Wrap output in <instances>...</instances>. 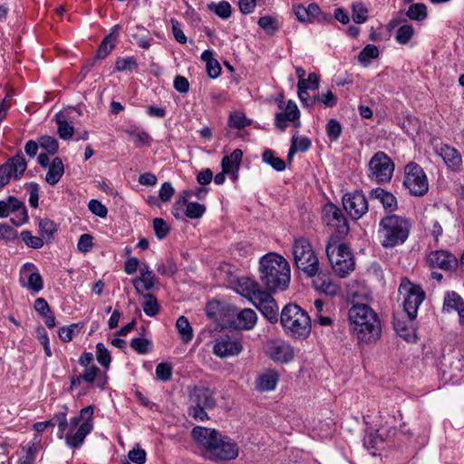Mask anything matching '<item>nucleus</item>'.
<instances>
[{"instance_id":"1","label":"nucleus","mask_w":464,"mask_h":464,"mask_svg":"<svg viewBox=\"0 0 464 464\" xmlns=\"http://www.w3.org/2000/svg\"><path fill=\"white\" fill-rule=\"evenodd\" d=\"M259 277L266 290H285L288 287L291 278L289 263L277 253L266 254L259 261Z\"/></svg>"},{"instance_id":"2","label":"nucleus","mask_w":464,"mask_h":464,"mask_svg":"<svg viewBox=\"0 0 464 464\" xmlns=\"http://www.w3.org/2000/svg\"><path fill=\"white\" fill-rule=\"evenodd\" d=\"M348 320L353 334L360 342L371 343L381 334V323L377 314L365 304H353Z\"/></svg>"},{"instance_id":"3","label":"nucleus","mask_w":464,"mask_h":464,"mask_svg":"<svg viewBox=\"0 0 464 464\" xmlns=\"http://www.w3.org/2000/svg\"><path fill=\"white\" fill-rule=\"evenodd\" d=\"M280 323L285 333L296 339H305L311 333L310 316L295 304H288L283 308Z\"/></svg>"},{"instance_id":"4","label":"nucleus","mask_w":464,"mask_h":464,"mask_svg":"<svg viewBox=\"0 0 464 464\" xmlns=\"http://www.w3.org/2000/svg\"><path fill=\"white\" fill-rule=\"evenodd\" d=\"M410 224L401 217L387 216L381 219L378 236L383 247H394L402 244L409 237Z\"/></svg>"},{"instance_id":"5","label":"nucleus","mask_w":464,"mask_h":464,"mask_svg":"<svg viewBox=\"0 0 464 464\" xmlns=\"http://www.w3.org/2000/svg\"><path fill=\"white\" fill-rule=\"evenodd\" d=\"M339 240L338 237H330L325 251L334 273L339 277H345L354 270L355 262L350 247Z\"/></svg>"},{"instance_id":"6","label":"nucleus","mask_w":464,"mask_h":464,"mask_svg":"<svg viewBox=\"0 0 464 464\" xmlns=\"http://www.w3.org/2000/svg\"><path fill=\"white\" fill-rule=\"evenodd\" d=\"M292 253L295 266L307 277H314L320 267L318 256L310 243L304 237H295L292 245Z\"/></svg>"},{"instance_id":"7","label":"nucleus","mask_w":464,"mask_h":464,"mask_svg":"<svg viewBox=\"0 0 464 464\" xmlns=\"http://www.w3.org/2000/svg\"><path fill=\"white\" fill-rule=\"evenodd\" d=\"M398 292L403 298L402 304L405 313L409 319L413 321L417 317L420 305L426 297L424 290L408 278H402Z\"/></svg>"},{"instance_id":"8","label":"nucleus","mask_w":464,"mask_h":464,"mask_svg":"<svg viewBox=\"0 0 464 464\" xmlns=\"http://www.w3.org/2000/svg\"><path fill=\"white\" fill-rule=\"evenodd\" d=\"M394 168L392 160L385 152L377 151L368 163V177L378 184L388 183L392 178Z\"/></svg>"},{"instance_id":"9","label":"nucleus","mask_w":464,"mask_h":464,"mask_svg":"<svg viewBox=\"0 0 464 464\" xmlns=\"http://www.w3.org/2000/svg\"><path fill=\"white\" fill-rule=\"evenodd\" d=\"M404 187L410 194L421 197L429 190V182L422 168L415 162H411L404 169Z\"/></svg>"},{"instance_id":"10","label":"nucleus","mask_w":464,"mask_h":464,"mask_svg":"<svg viewBox=\"0 0 464 464\" xmlns=\"http://www.w3.org/2000/svg\"><path fill=\"white\" fill-rule=\"evenodd\" d=\"M93 407L92 405L86 406L81 410L79 417L83 420L79 426L74 434L66 433L64 436L66 445L71 449H77L81 447L86 436L91 433L93 429Z\"/></svg>"},{"instance_id":"11","label":"nucleus","mask_w":464,"mask_h":464,"mask_svg":"<svg viewBox=\"0 0 464 464\" xmlns=\"http://www.w3.org/2000/svg\"><path fill=\"white\" fill-rule=\"evenodd\" d=\"M11 213H15V217L10 219L15 227H21L28 222L29 218L24 203L14 196L0 200V218H7Z\"/></svg>"},{"instance_id":"12","label":"nucleus","mask_w":464,"mask_h":464,"mask_svg":"<svg viewBox=\"0 0 464 464\" xmlns=\"http://www.w3.org/2000/svg\"><path fill=\"white\" fill-rule=\"evenodd\" d=\"M324 222L335 229V234L331 237H338V239L345 237L349 232L347 220L342 210L333 203L325 204L323 214Z\"/></svg>"},{"instance_id":"13","label":"nucleus","mask_w":464,"mask_h":464,"mask_svg":"<svg viewBox=\"0 0 464 464\" xmlns=\"http://www.w3.org/2000/svg\"><path fill=\"white\" fill-rule=\"evenodd\" d=\"M343 205L353 219L361 218L368 211V201L362 191L355 190L343 197Z\"/></svg>"},{"instance_id":"14","label":"nucleus","mask_w":464,"mask_h":464,"mask_svg":"<svg viewBox=\"0 0 464 464\" xmlns=\"http://www.w3.org/2000/svg\"><path fill=\"white\" fill-rule=\"evenodd\" d=\"M27 164L21 154L10 158L5 163L0 166V183L7 185L10 179H20L26 169Z\"/></svg>"},{"instance_id":"15","label":"nucleus","mask_w":464,"mask_h":464,"mask_svg":"<svg viewBox=\"0 0 464 464\" xmlns=\"http://www.w3.org/2000/svg\"><path fill=\"white\" fill-rule=\"evenodd\" d=\"M243 351L241 339L236 335H221L216 339L213 353L219 358L238 355Z\"/></svg>"},{"instance_id":"16","label":"nucleus","mask_w":464,"mask_h":464,"mask_svg":"<svg viewBox=\"0 0 464 464\" xmlns=\"http://www.w3.org/2000/svg\"><path fill=\"white\" fill-rule=\"evenodd\" d=\"M239 453L237 444L228 436L220 434L215 447L213 448L210 460H232L235 459Z\"/></svg>"},{"instance_id":"17","label":"nucleus","mask_w":464,"mask_h":464,"mask_svg":"<svg viewBox=\"0 0 464 464\" xmlns=\"http://www.w3.org/2000/svg\"><path fill=\"white\" fill-rule=\"evenodd\" d=\"M221 432L216 429L196 426L191 430V436L197 444L205 450L206 455L210 459L213 448L217 443Z\"/></svg>"},{"instance_id":"18","label":"nucleus","mask_w":464,"mask_h":464,"mask_svg":"<svg viewBox=\"0 0 464 464\" xmlns=\"http://www.w3.org/2000/svg\"><path fill=\"white\" fill-rule=\"evenodd\" d=\"M19 283L21 286L33 293H39L44 288V280L37 267L33 263H25L20 269Z\"/></svg>"},{"instance_id":"19","label":"nucleus","mask_w":464,"mask_h":464,"mask_svg":"<svg viewBox=\"0 0 464 464\" xmlns=\"http://www.w3.org/2000/svg\"><path fill=\"white\" fill-rule=\"evenodd\" d=\"M260 295L259 297L255 298L256 300L252 304L270 323H276L278 321V306L276 300L266 291Z\"/></svg>"},{"instance_id":"20","label":"nucleus","mask_w":464,"mask_h":464,"mask_svg":"<svg viewBox=\"0 0 464 464\" xmlns=\"http://www.w3.org/2000/svg\"><path fill=\"white\" fill-rule=\"evenodd\" d=\"M300 111L296 103L289 100L285 107L284 111L276 113L275 125L276 127L284 131L287 127V121H292L295 127L300 126Z\"/></svg>"},{"instance_id":"21","label":"nucleus","mask_w":464,"mask_h":464,"mask_svg":"<svg viewBox=\"0 0 464 464\" xmlns=\"http://www.w3.org/2000/svg\"><path fill=\"white\" fill-rule=\"evenodd\" d=\"M300 111L296 103L289 100L285 107L284 111L276 113L275 125L276 127L284 131L287 127V121H292L295 127L300 126Z\"/></svg>"},{"instance_id":"22","label":"nucleus","mask_w":464,"mask_h":464,"mask_svg":"<svg viewBox=\"0 0 464 464\" xmlns=\"http://www.w3.org/2000/svg\"><path fill=\"white\" fill-rule=\"evenodd\" d=\"M300 111L296 103L289 100L285 107L284 111L276 113L275 125L276 127L284 131L287 127V121H292L295 127L300 126Z\"/></svg>"},{"instance_id":"23","label":"nucleus","mask_w":464,"mask_h":464,"mask_svg":"<svg viewBox=\"0 0 464 464\" xmlns=\"http://www.w3.org/2000/svg\"><path fill=\"white\" fill-rule=\"evenodd\" d=\"M191 404L203 406V408L213 409L216 407L214 392L205 386H195L189 392Z\"/></svg>"},{"instance_id":"24","label":"nucleus","mask_w":464,"mask_h":464,"mask_svg":"<svg viewBox=\"0 0 464 464\" xmlns=\"http://www.w3.org/2000/svg\"><path fill=\"white\" fill-rule=\"evenodd\" d=\"M428 263L432 267H438L443 270H452L458 265L457 258L448 251L436 250L428 256Z\"/></svg>"},{"instance_id":"25","label":"nucleus","mask_w":464,"mask_h":464,"mask_svg":"<svg viewBox=\"0 0 464 464\" xmlns=\"http://www.w3.org/2000/svg\"><path fill=\"white\" fill-rule=\"evenodd\" d=\"M236 290L238 294L247 298L253 303L256 297H259V294H263L260 285L254 279L249 277H240L236 284Z\"/></svg>"},{"instance_id":"26","label":"nucleus","mask_w":464,"mask_h":464,"mask_svg":"<svg viewBox=\"0 0 464 464\" xmlns=\"http://www.w3.org/2000/svg\"><path fill=\"white\" fill-rule=\"evenodd\" d=\"M140 273V276L133 279V286L138 294H142L143 291L151 290L158 281L148 265H143Z\"/></svg>"},{"instance_id":"27","label":"nucleus","mask_w":464,"mask_h":464,"mask_svg":"<svg viewBox=\"0 0 464 464\" xmlns=\"http://www.w3.org/2000/svg\"><path fill=\"white\" fill-rule=\"evenodd\" d=\"M269 356L276 362H288L294 358V349L285 342L275 343L269 348Z\"/></svg>"},{"instance_id":"28","label":"nucleus","mask_w":464,"mask_h":464,"mask_svg":"<svg viewBox=\"0 0 464 464\" xmlns=\"http://www.w3.org/2000/svg\"><path fill=\"white\" fill-rule=\"evenodd\" d=\"M370 198L377 199L387 211L393 212L397 208V199L394 195L382 188H375L370 191Z\"/></svg>"},{"instance_id":"29","label":"nucleus","mask_w":464,"mask_h":464,"mask_svg":"<svg viewBox=\"0 0 464 464\" xmlns=\"http://www.w3.org/2000/svg\"><path fill=\"white\" fill-rule=\"evenodd\" d=\"M443 310L448 313L456 311L459 314L460 324H464V301L457 293L451 292L446 295Z\"/></svg>"},{"instance_id":"30","label":"nucleus","mask_w":464,"mask_h":464,"mask_svg":"<svg viewBox=\"0 0 464 464\" xmlns=\"http://www.w3.org/2000/svg\"><path fill=\"white\" fill-rule=\"evenodd\" d=\"M316 276L317 278L314 280L313 284L317 291L331 296L337 295L339 292V286L327 274H324L319 270Z\"/></svg>"},{"instance_id":"31","label":"nucleus","mask_w":464,"mask_h":464,"mask_svg":"<svg viewBox=\"0 0 464 464\" xmlns=\"http://www.w3.org/2000/svg\"><path fill=\"white\" fill-rule=\"evenodd\" d=\"M293 9L296 18L300 22L313 23L320 14V8L314 3H311L307 6L295 5Z\"/></svg>"},{"instance_id":"32","label":"nucleus","mask_w":464,"mask_h":464,"mask_svg":"<svg viewBox=\"0 0 464 464\" xmlns=\"http://www.w3.org/2000/svg\"><path fill=\"white\" fill-rule=\"evenodd\" d=\"M278 373L275 370H267L256 380V389L260 392L274 391L278 382Z\"/></svg>"},{"instance_id":"33","label":"nucleus","mask_w":464,"mask_h":464,"mask_svg":"<svg viewBox=\"0 0 464 464\" xmlns=\"http://www.w3.org/2000/svg\"><path fill=\"white\" fill-rule=\"evenodd\" d=\"M257 322V315L253 309L244 308L237 315V327L243 330H252Z\"/></svg>"},{"instance_id":"34","label":"nucleus","mask_w":464,"mask_h":464,"mask_svg":"<svg viewBox=\"0 0 464 464\" xmlns=\"http://www.w3.org/2000/svg\"><path fill=\"white\" fill-rule=\"evenodd\" d=\"M438 154L450 168H458L461 163V157L459 151L449 145H441L438 150Z\"/></svg>"},{"instance_id":"35","label":"nucleus","mask_w":464,"mask_h":464,"mask_svg":"<svg viewBox=\"0 0 464 464\" xmlns=\"http://www.w3.org/2000/svg\"><path fill=\"white\" fill-rule=\"evenodd\" d=\"M64 173V167L61 158L56 157L49 166L45 176V181L50 185L57 184Z\"/></svg>"},{"instance_id":"36","label":"nucleus","mask_w":464,"mask_h":464,"mask_svg":"<svg viewBox=\"0 0 464 464\" xmlns=\"http://www.w3.org/2000/svg\"><path fill=\"white\" fill-rule=\"evenodd\" d=\"M119 30V25H114L111 34L105 36L100 44L97 52L96 57L99 59H104L114 48L115 42L117 39V31Z\"/></svg>"},{"instance_id":"37","label":"nucleus","mask_w":464,"mask_h":464,"mask_svg":"<svg viewBox=\"0 0 464 464\" xmlns=\"http://www.w3.org/2000/svg\"><path fill=\"white\" fill-rule=\"evenodd\" d=\"M201 60L206 63V70L210 78L215 79L220 75L221 66L210 50H205L201 53Z\"/></svg>"},{"instance_id":"38","label":"nucleus","mask_w":464,"mask_h":464,"mask_svg":"<svg viewBox=\"0 0 464 464\" xmlns=\"http://www.w3.org/2000/svg\"><path fill=\"white\" fill-rule=\"evenodd\" d=\"M243 157V152L239 149H236L230 155L223 157L221 160V168L224 172L229 173L233 169L239 168Z\"/></svg>"},{"instance_id":"39","label":"nucleus","mask_w":464,"mask_h":464,"mask_svg":"<svg viewBox=\"0 0 464 464\" xmlns=\"http://www.w3.org/2000/svg\"><path fill=\"white\" fill-rule=\"evenodd\" d=\"M58 127L59 137L63 140L71 139L74 133L73 126L67 121L63 112H58L54 116Z\"/></svg>"},{"instance_id":"40","label":"nucleus","mask_w":464,"mask_h":464,"mask_svg":"<svg viewBox=\"0 0 464 464\" xmlns=\"http://www.w3.org/2000/svg\"><path fill=\"white\" fill-rule=\"evenodd\" d=\"M313 314L314 317V322L318 323L320 325L328 326L333 324L332 318L324 311V303L323 300H314Z\"/></svg>"},{"instance_id":"41","label":"nucleus","mask_w":464,"mask_h":464,"mask_svg":"<svg viewBox=\"0 0 464 464\" xmlns=\"http://www.w3.org/2000/svg\"><path fill=\"white\" fill-rule=\"evenodd\" d=\"M176 328L184 343H188L193 339V329L186 316L180 315L177 319Z\"/></svg>"},{"instance_id":"42","label":"nucleus","mask_w":464,"mask_h":464,"mask_svg":"<svg viewBox=\"0 0 464 464\" xmlns=\"http://www.w3.org/2000/svg\"><path fill=\"white\" fill-rule=\"evenodd\" d=\"M124 131L130 139H132L136 146L140 147L143 145H150V137L148 132L140 130L138 128H129Z\"/></svg>"},{"instance_id":"43","label":"nucleus","mask_w":464,"mask_h":464,"mask_svg":"<svg viewBox=\"0 0 464 464\" xmlns=\"http://www.w3.org/2000/svg\"><path fill=\"white\" fill-rule=\"evenodd\" d=\"M144 302L142 308L146 315L153 317L160 312V304L157 298L151 294H143Z\"/></svg>"},{"instance_id":"44","label":"nucleus","mask_w":464,"mask_h":464,"mask_svg":"<svg viewBox=\"0 0 464 464\" xmlns=\"http://www.w3.org/2000/svg\"><path fill=\"white\" fill-rule=\"evenodd\" d=\"M406 15L413 21H423L427 18V6L422 3L412 4L406 12Z\"/></svg>"},{"instance_id":"45","label":"nucleus","mask_w":464,"mask_h":464,"mask_svg":"<svg viewBox=\"0 0 464 464\" xmlns=\"http://www.w3.org/2000/svg\"><path fill=\"white\" fill-rule=\"evenodd\" d=\"M262 160L265 163L270 165L277 171H283L285 169V162L276 156L275 152L271 150H266L262 154Z\"/></svg>"},{"instance_id":"46","label":"nucleus","mask_w":464,"mask_h":464,"mask_svg":"<svg viewBox=\"0 0 464 464\" xmlns=\"http://www.w3.org/2000/svg\"><path fill=\"white\" fill-rule=\"evenodd\" d=\"M20 237L28 247L33 249H39L44 245V239L42 237L34 236L29 230H23Z\"/></svg>"},{"instance_id":"47","label":"nucleus","mask_w":464,"mask_h":464,"mask_svg":"<svg viewBox=\"0 0 464 464\" xmlns=\"http://www.w3.org/2000/svg\"><path fill=\"white\" fill-rule=\"evenodd\" d=\"M39 233L44 239H50L57 231L56 224L49 218H40L38 221Z\"/></svg>"},{"instance_id":"48","label":"nucleus","mask_w":464,"mask_h":464,"mask_svg":"<svg viewBox=\"0 0 464 464\" xmlns=\"http://www.w3.org/2000/svg\"><path fill=\"white\" fill-rule=\"evenodd\" d=\"M368 8L362 2L352 5V17L355 24L365 23L368 19Z\"/></svg>"},{"instance_id":"49","label":"nucleus","mask_w":464,"mask_h":464,"mask_svg":"<svg viewBox=\"0 0 464 464\" xmlns=\"http://www.w3.org/2000/svg\"><path fill=\"white\" fill-rule=\"evenodd\" d=\"M208 9L222 19H227L231 16V5L227 1L208 4Z\"/></svg>"},{"instance_id":"50","label":"nucleus","mask_w":464,"mask_h":464,"mask_svg":"<svg viewBox=\"0 0 464 464\" xmlns=\"http://www.w3.org/2000/svg\"><path fill=\"white\" fill-rule=\"evenodd\" d=\"M252 121L247 119L241 111H234L229 116V125L232 128L241 130L251 124Z\"/></svg>"},{"instance_id":"51","label":"nucleus","mask_w":464,"mask_h":464,"mask_svg":"<svg viewBox=\"0 0 464 464\" xmlns=\"http://www.w3.org/2000/svg\"><path fill=\"white\" fill-rule=\"evenodd\" d=\"M379 56V50L374 44H367L359 53L358 61L367 65L372 59H375Z\"/></svg>"},{"instance_id":"52","label":"nucleus","mask_w":464,"mask_h":464,"mask_svg":"<svg viewBox=\"0 0 464 464\" xmlns=\"http://www.w3.org/2000/svg\"><path fill=\"white\" fill-rule=\"evenodd\" d=\"M131 348L139 354L149 353L152 349V343L146 338L136 337L130 342Z\"/></svg>"},{"instance_id":"53","label":"nucleus","mask_w":464,"mask_h":464,"mask_svg":"<svg viewBox=\"0 0 464 464\" xmlns=\"http://www.w3.org/2000/svg\"><path fill=\"white\" fill-rule=\"evenodd\" d=\"M414 34V29L411 24H403L396 32L395 40L400 44H406Z\"/></svg>"},{"instance_id":"54","label":"nucleus","mask_w":464,"mask_h":464,"mask_svg":"<svg viewBox=\"0 0 464 464\" xmlns=\"http://www.w3.org/2000/svg\"><path fill=\"white\" fill-rule=\"evenodd\" d=\"M96 357L98 362L102 366L105 367L106 369L109 368L111 362V356L109 350L102 343H98L96 344Z\"/></svg>"},{"instance_id":"55","label":"nucleus","mask_w":464,"mask_h":464,"mask_svg":"<svg viewBox=\"0 0 464 464\" xmlns=\"http://www.w3.org/2000/svg\"><path fill=\"white\" fill-rule=\"evenodd\" d=\"M342 130V125L337 120L331 119L328 121L326 133L331 141H336L340 138Z\"/></svg>"},{"instance_id":"56","label":"nucleus","mask_w":464,"mask_h":464,"mask_svg":"<svg viewBox=\"0 0 464 464\" xmlns=\"http://www.w3.org/2000/svg\"><path fill=\"white\" fill-rule=\"evenodd\" d=\"M258 25L267 34H273L278 30L277 21L271 15L262 16L258 19Z\"/></svg>"},{"instance_id":"57","label":"nucleus","mask_w":464,"mask_h":464,"mask_svg":"<svg viewBox=\"0 0 464 464\" xmlns=\"http://www.w3.org/2000/svg\"><path fill=\"white\" fill-rule=\"evenodd\" d=\"M186 205L185 215L189 218H198L206 211V207L198 202H190Z\"/></svg>"},{"instance_id":"58","label":"nucleus","mask_w":464,"mask_h":464,"mask_svg":"<svg viewBox=\"0 0 464 464\" xmlns=\"http://www.w3.org/2000/svg\"><path fill=\"white\" fill-rule=\"evenodd\" d=\"M155 373L161 382H167L172 377V367L169 362H160L156 366Z\"/></svg>"},{"instance_id":"59","label":"nucleus","mask_w":464,"mask_h":464,"mask_svg":"<svg viewBox=\"0 0 464 464\" xmlns=\"http://www.w3.org/2000/svg\"><path fill=\"white\" fill-rule=\"evenodd\" d=\"M17 238V231L11 226L2 223L0 224V241L5 243L12 242Z\"/></svg>"},{"instance_id":"60","label":"nucleus","mask_w":464,"mask_h":464,"mask_svg":"<svg viewBox=\"0 0 464 464\" xmlns=\"http://www.w3.org/2000/svg\"><path fill=\"white\" fill-rule=\"evenodd\" d=\"M137 67L138 63L136 62V59L132 56L119 59L117 60L115 64V69L120 72L133 71L137 69Z\"/></svg>"},{"instance_id":"61","label":"nucleus","mask_w":464,"mask_h":464,"mask_svg":"<svg viewBox=\"0 0 464 464\" xmlns=\"http://www.w3.org/2000/svg\"><path fill=\"white\" fill-rule=\"evenodd\" d=\"M153 228L158 239H163L169 232V227L160 218H156L153 219Z\"/></svg>"},{"instance_id":"62","label":"nucleus","mask_w":464,"mask_h":464,"mask_svg":"<svg viewBox=\"0 0 464 464\" xmlns=\"http://www.w3.org/2000/svg\"><path fill=\"white\" fill-rule=\"evenodd\" d=\"M146 451L137 444L128 453L129 459L135 464H144L146 462Z\"/></svg>"},{"instance_id":"63","label":"nucleus","mask_w":464,"mask_h":464,"mask_svg":"<svg viewBox=\"0 0 464 464\" xmlns=\"http://www.w3.org/2000/svg\"><path fill=\"white\" fill-rule=\"evenodd\" d=\"M177 270V265L172 258L167 259L166 262L159 264L157 266L158 273L167 276H173Z\"/></svg>"},{"instance_id":"64","label":"nucleus","mask_w":464,"mask_h":464,"mask_svg":"<svg viewBox=\"0 0 464 464\" xmlns=\"http://www.w3.org/2000/svg\"><path fill=\"white\" fill-rule=\"evenodd\" d=\"M40 146L50 154H54L58 150V141L50 136L41 137L39 140Z\"/></svg>"}]
</instances>
